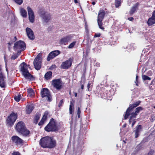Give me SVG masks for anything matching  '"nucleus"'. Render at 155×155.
<instances>
[{
    "instance_id": "f257e3e1",
    "label": "nucleus",
    "mask_w": 155,
    "mask_h": 155,
    "mask_svg": "<svg viewBox=\"0 0 155 155\" xmlns=\"http://www.w3.org/2000/svg\"><path fill=\"white\" fill-rule=\"evenodd\" d=\"M39 145L44 148L52 149L57 146L56 140L53 137L46 136L42 137L39 141Z\"/></svg>"
},
{
    "instance_id": "f03ea898",
    "label": "nucleus",
    "mask_w": 155,
    "mask_h": 155,
    "mask_svg": "<svg viewBox=\"0 0 155 155\" xmlns=\"http://www.w3.org/2000/svg\"><path fill=\"white\" fill-rule=\"evenodd\" d=\"M15 129L16 131L23 136L27 137L30 133V131L26 127L24 122L20 121L18 122L15 126Z\"/></svg>"
},
{
    "instance_id": "7ed1b4c3",
    "label": "nucleus",
    "mask_w": 155,
    "mask_h": 155,
    "mask_svg": "<svg viewBox=\"0 0 155 155\" xmlns=\"http://www.w3.org/2000/svg\"><path fill=\"white\" fill-rule=\"evenodd\" d=\"M57 124V122L56 120L53 118H51L48 124L45 127L44 130L48 132L58 131L59 128Z\"/></svg>"
},
{
    "instance_id": "20e7f679",
    "label": "nucleus",
    "mask_w": 155,
    "mask_h": 155,
    "mask_svg": "<svg viewBox=\"0 0 155 155\" xmlns=\"http://www.w3.org/2000/svg\"><path fill=\"white\" fill-rule=\"evenodd\" d=\"M18 117L17 113L14 112L12 113L8 116L6 120V124L8 126L12 127L13 125Z\"/></svg>"
},
{
    "instance_id": "39448f33",
    "label": "nucleus",
    "mask_w": 155,
    "mask_h": 155,
    "mask_svg": "<svg viewBox=\"0 0 155 155\" xmlns=\"http://www.w3.org/2000/svg\"><path fill=\"white\" fill-rule=\"evenodd\" d=\"M105 15V11L103 9L100 10L98 12L97 21L99 28L101 29L104 30V28L102 26V21Z\"/></svg>"
},
{
    "instance_id": "423d86ee",
    "label": "nucleus",
    "mask_w": 155,
    "mask_h": 155,
    "mask_svg": "<svg viewBox=\"0 0 155 155\" xmlns=\"http://www.w3.org/2000/svg\"><path fill=\"white\" fill-rule=\"evenodd\" d=\"M41 53H39L36 57L33 62L35 68L37 70H40L41 67Z\"/></svg>"
},
{
    "instance_id": "0eeeda50",
    "label": "nucleus",
    "mask_w": 155,
    "mask_h": 155,
    "mask_svg": "<svg viewBox=\"0 0 155 155\" xmlns=\"http://www.w3.org/2000/svg\"><path fill=\"white\" fill-rule=\"evenodd\" d=\"M40 94L42 98L47 97L48 101L51 102L52 101V96L48 88H42L41 90Z\"/></svg>"
},
{
    "instance_id": "6e6552de",
    "label": "nucleus",
    "mask_w": 155,
    "mask_h": 155,
    "mask_svg": "<svg viewBox=\"0 0 155 155\" xmlns=\"http://www.w3.org/2000/svg\"><path fill=\"white\" fill-rule=\"evenodd\" d=\"M73 60V58L71 57L65 61L63 62L61 66V68L65 70L68 69L71 66Z\"/></svg>"
},
{
    "instance_id": "1a4fd4ad",
    "label": "nucleus",
    "mask_w": 155,
    "mask_h": 155,
    "mask_svg": "<svg viewBox=\"0 0 155 155\" xmlns=\"http://www.w3.org/2000/svg\"><path fill=\"white\" fill-rule=\"evenodd\" d=\"M52 82V84L54 87L58 90H60L63 86L62 81L60 78L54 79Z\"/></svg>"
},
{
    "instance_id": "9d476101",
    "label": "nucleus",
    "mask_w": 155,
    "mask_h": 155,
    "mask_svg": "<svg viewBox=\"0 0 155 155\" xmlns=\"http://www.w3.org/2000/svg\"><path fill=\"white\" fill-rule=\"evenodd\" d=\"M26 45L24 41H18L14 44V48L16 50H21V51H23L26 48Z\"/></svg>"
},
{
    "instance_id": "9b49d317",
    "label": "nucleus",
    "mask_w": 155,
    "mask_h": 155,
    "mask_svg": "<svg viewBox=\"0 0 155 155\" xmlns=\"http://www.w3.org/2000/svg\"><path fill=\"white\" fill-rule=\"evenodd\" d=\"M11 139L12 144H15L17 146L22 144L23 143V140L16 135L12 136Z\"/></svg>"
},
{
    "instance_id": "f8f14e48",
    "label": "nucleus",
    "mask_w": 155,
    "mask_h": 155,
    "mask_svg": "<svg viewBox=\"0 0 155 155\" xmlns=\"http://www.w3.org/2000/svg\"><path fill=\"white\" fill-rule=\"evenodd\" d=\"M40 15L44 21L46 22H48L51 18V15L50 13H47V12L43 10L40 11Z\"/></svg>"
},
{
    "instance_id": "ddd939ff",
    "label": "nucleus",
    "mask_w": 155,
    "mask_h": 155,
    "mask_svg": "<svg viewBox=\"0 0 155 155\" xmlns=\"http://www.w3.org/2000/svg\"><path fill=\"white\" fill-rule=\"evenodd\" d=\"M61 53L60 51L59 50H55L50 52L48 55L47 60L49 61L53 59L56 56L58 55Z\"/></svg>"
},
{
    "instance_id": "4468645a",
    "label": "nucleus",
    "mask_w": 155,
    "mask_h": 155,
    "mask_svg": "<svg viewBox=\"0 0 155 155\" xmlns=\"http://www.w3.org/2000/svg\"><path fill=\"white\" fill-rule=\"evenodd\" d=\"M137 106L135 103L130 105L129 107L127 109L125 112V114L124 116V119L126 120L128 118L130 114V111Z\"/></svg>"
},
{
    "instance_id": "2eb2a0df",
    "label": "nucleus",
    "mask_w": 155,
    "mask_h": 155,
    "mask_svg": "<svg viewBox=\"0 0 155 155\" xmlns=\"http://www.w3.org/2000/svg\"><path fill=\"white\" fill-rule=\"evenodd\" d=\"M27 9L29 21L31 23H33L35 21V15L34 12L31 8L29 6L27 7Z\"/></svg>"
},
{
    "instance_id": "dca6fc26",
    "label": "nucleus",
    "mask_w": 155,
    "mask_h": 155,
    "mask_svg": "<svg viewBox=\"0 0 155 155\" xmlns=\"http://www.w3.org/2000/svg\"><path fill=\"white\" fill-rule=\"evenodd\" d=\"M73 37V36L71 35H70L64 37L60 39L59 41V43L61 45L63 44L65 45V43L70 41Z\"/></svg>"
},
{
    "instance_id": "f3484780",
    "label": "nucleus",
    "mask_w": 155,
    "mask_h": 155,
    "mask_svg": "<svg viewBox=\"0 0 155 155\" xmlns=\"http://www.w3.org/2000/svg\"><path fill=\"white\" fill-rule=\"evenodd\" d=\"M20 71L22 72V75L24 76L25 74L29 72L27 64L25 62H23L20 65Z\"/></svg>"
},
{
    "instance_id": "a211bd4d",
    "label": "nucleus",
    "mask_w": 155,
    "mask_h": 155,
    "mask_svg": "<svg viewBox=\"0 0 155 155\" xmlns=\"http://www.w3.org/2000/svg\"><path fill=\"white\" fill-rule=\"evenodd\" d=\"M26 31L28 38L31 40H34L35 39V35L32 30L30 28L27 27Z\"/></svg>"
},
{
    "instance_id": "6ab92c4d",
    "label": "nucleus",
    "mask_w": 155,
    "mask_h": 155,
    "mask_svg": "<svg viewBox=\"0 0 155 155\" xmlns=\"http://www.w3.org/2000/svg\"><path fill=\"white\" fill-rule=\"evenodd\" d=\"M5 77L2 72H0V86L2 88L5 87Z\"/></svg>"
},
{
    "instance_id": "aec40b11",
    "label": "nucleus",
    "mask_w": 155,
    "mask_h": 155,
    "mask_svg": "<svg viewBox=\"0 0 155 155\" xmlns=\"http://www.w3.org/2000/svg\"><path fill=\"white\" fill-rule=\"evenodd\" d=\"M48 114V112L47 111H46L45 112L44 115L41 121L38 123V125L42 126L44 124L45 121L47 120V116Z\"/></svg>"
},
{
    "instance_id": "412c9836",
    "label": "nucleus",
    "mask_w": 155,
    "mask_h": 155,
    "mask_svg": "<svg viewBox=\"0 0 155 155\" xmlns=\"http://www.w3.org/2000/svg\"><path fill=\"white\" fill-rule=\"evenodd\" d=\"M142 127L141 125H138L136 127V130L134 131L135 138H137L138 137L140 132L142 130Z\"/></svg>"
},
{
    "instance_id": "4be33fe9",
    "label": "nucleus",
    "mask_w": 155,
    "mask_h": 155,
    "mask_svg": "<svg viewBox=\"0 0 155 155\" xmlns=\"http://www.w3.org/2000/svg\"><path fill=\"white\" fill-rule=\"evenodd\" d=\"M41 116V114L38 112H37L35 115L33 119V123L35 124H37L38 120H39Z\"/></svg>"
},
{
    "instance_id": "5701e85b",
    "label": "nucleus",
    "mask_w": 155,
    "mask_h": 155,
    "mask_svg": "<svg viewBox=\"0 0 155 155\" xmlns=\"http://www.w3.org/2000/svg\"><path fill=\"white\" fill-rule=\"evenodd\" d=\"M52 77V73L51 71H48L45 75L44 78L45 80L48 81L51 79Z\"/></svg>"
},
{
    "instance_id": "b1692460",
    "label": "nucleus",
    "mask_w": 155,
    "mask_h": 155,
    "mask_svg": "<svg viewBox=\"0 0 155 155\" xmlns=\"http://www.w3.org/2000/svg\"><path fill=\"white\" fill-rule=\"evenodd\" d=\"M24 77L26 79H28L29 81H33L35 79V78L33 75H31L29 72L25 74L24 75Z\"/></svg>"
},
{
    "instance_id": "393cba45",
    "label": "nucleus",
    "mask_w": 155,
    "mask_h": 155,
    "mask_svg": "<svg viewBox=\"0 0 155 155\" xmlns=\"http://www.w3.org/2000/svg\"><path fill=\"white\" fill-rule=\"evenodd\" d=\"M139 5V3L137 2L132 7L129 12V13L130 15H132L136 11V10L138 9Z\"/></svg>"
},
{
    "instance_id": "a878e982",
    "label": "nucleus",
    "mask_w": 155,
    "mask_h": 155,
    "mask_svg": "<svg viewBox=\"0 0 155 155\" xmlns=\"http://www.w3.org/2000/svg\"><path fill=\"white\" fill-rule=\"evenodd\" d=\"M34 108V106L32 105H28L26 106V112L27 114H30Z\"/></svg>"
},
{
    "instance_id": "bb28decb",
    "label": "nucleus",
    "mask_w": 155,
    "mask_h": 155,
    "mask_svg": "<svg viewBox=\"0 0 155 155\" xmlns=\"http://www.w3.org/2000/svg\"><path fill=\"white\" fill-rule=\"evenodd\" d=\"M147 24L148 26H151L155 24V18L152 16L149 18L147 22Z\"/></svg>"
},
{
    "instance_id": "cd10ccee",
    "label": "nucleus",
    "mask_w": 155,
    "mask_h": 155,
    "mask_svg": "<svg viewBox=\"0 0 155 155\" xmlns=\"http://www.w3.org/2000/svg\"><path fill=\"white\" fill-rule=\"evenodd\" d=\"M74 105L73 104V103L72 101H70V105L69 106V113L71 114H72L71 116V117L72 118L73 117L74 112Z\"/></svg>"
},
{
    "instance_id": "c85d7f7f",
    "label": "nucleus",
    "mask_w": 155,
    "mask_h": 155,
    "mask_svg": "<svg viewBox=\"0 0 155 155\" xmlns=\"http://www.w3.org/2000/svg\"><path fill=\"white\" fill-rule=\"evenodd\" d=\"M20 13L21 15L24 18H26L27 16V12L26 10L24 8H21L20 9Z\"/></svg>"
},
{
    "instance_id": "c756f323",
    "label": "nucleus",
    "mask_w": 155,
    "mask_h": 155,
    "mask_svg": "<svg viewBox=\"0 0 155 155\" xmlns=\"http://www.w3.org/2000/svg\"><path fill=\"white\" fill-rule=\"evenodd\" d=\"M28 95L29 97H32L35 94L34 91L31 88H29L27 91Z\"/></svg>"
},
{
    "instance_id": "7c9ffc66",
    "label": "nucleus",
    "mask_w": 155,
    "mask_h": 155,
    "mask_svg": "<svg viewBox=\"0 0 155 155\" xmlns=\"http://www.w3.org/2000/svg\"><path fill=\"white\" fill-rule=\"evenodd\" d=\"M101 40V42L104 44V45L110 44V43H109V40L108 39L105 38L104 37H102Z\"/></svg>"
},
{
    "instance_id": "2f4dec72",
    "label": "nucleus",
    "mask_w": 155,
    "mask_h": 155,
    "mask_svg": "<svg viewBox=\"0 0 155 155\" xmlns=\"http://www.w3.org/2000/svg\"><path fill=\"white\" fill-rule=\"evenodd\" d=\"M93 84V82L92 81H89L87 86L88 91H91L92 90Z\"/></svg>"
},
{
    "instance_id": "473e14b6",
    "label": "nucleus",
    "mask_w": 155,
    "mask_h": 155,
    "mask_svg": "<svg viewBox=\"0 0 155 155\" xmlns=\"http://www.w3.org/2000/svg\"><path fill=\"white\" fill-rule=\"evenodd\" d=\"M104 88L102 87V89L100 93V95L101 96L102 98L106 97L107 95V93L105 91V90L104 91Z\"/></svg>"
},
{
    "instance_id": "72a5a7b5",
    "label": "nucleus",
    "mask_w": 155,
    "mask_h": 155,
    "mask_svg": "<svg viewBox=\"0 0 155 155\" xmlns=\"http://www.w3.org/2000/svg\"><path fill=\"white\" fill-rule=\"evenodd\" d=\"M121 0H115V7L117 8L121 5Z\"/></svg>"
},
{
    "instance_id": "f704fd0d",
    "label": "nucleus",
    "mask_w": 155,
    "mask_h": 155,
    "mask_svg": "<svg viewBox=\"0 0 155 155\" xmlns=\"http://www.w3.org/2000/svg\"><path fill=\"white\" fill-rule=\"evenodd\" d=\"M137 114L135 112H133L131 114V116L130 117V119H129V122L130 124L131 123V120L133 118H136V116Z\"/></svg>"
},
{
    "instance_id": "c9c22d12",
    "label": "nucleus",
    "mask_w": 155,
    "mask_h": 155,
    "mask_svg": "<svg viewBox=\"0 0 155 155\" xmlns=\"http://www.w3.org/2000/svg\"><path fill=\"white\" fill-rule=\"evenodd\" d=\"M21 97V95L20 94H18L17 95H15L14 96V100L17 102H18L19 101L20 98Z\"/></svg>"
},
{
    "instance_id": "e433bc0d",
    "label": "nucleus",
    "mask_w": 155,
    "mask_h": 155,
    "mask_svg": "<svg viewBox=\"0 0 155 155\" xmlns=\"http://www.w3.org/2000/svg\"><path fill=\"white\" fill-rule=\"evenodd\" d=\"M143 109L142 107H138L136 108L135 111V112L137 114H138L139 112L140 111V110H142Z\"/></svg>"
},
{
    "instance_id": "4c0bfd02",
    "label": "nucleus",
    "mask_w": 155,
    "mask_h": 155,
    "mask_svg": "<svg viewBox=\"0 0 155 155\" xmlns=\"http://www.w3.org/2000/svg\"><path fill=\"white\" fill-rule=\"evenodd\" d=\"M18 5H21L23 2V0H13Z\"/></svg>"
},
{
    "instance_id": "58836bf2",
    "label": "nucleus",
    "mask_w": 155,
    "mask_h": 155,
    "mask_svg": "<svg viewBox=\"0 0 155 155\" xmlns=\"http://www.w3.org/2000/svg\"><path fill=\"white\" fill-rule=\"evenodd\" d=\"M18 57V55H16V54H14L11 57V60H14L17 58Z\"/></svg>"
},
{
    "instance_id": "ea45409f",
    "label": "nucleus",
    "mask_w": 155,
    "mask_h": 155,
    "mask_svg": "<svg viewBox=\"0 0 155 155\" xmlns=\"http://www.w3.org/2000/svg\"><path fill=\"white\" fill-rule=\"evenodd\" d=\"M76 43V41H74L71 44H70L68 46V48H72L75 45Z\"/></svg>"
},
{
    "instance_id": "a19ab883",
    "label": "nucleus",
    "mask_w": 155,
    "mask_h": 155,
    "mask_svg": "<svg viewBox=\"0 0 155 155\" xmlns=\"http://www.w3.org/2000/svg\"><path fill=\"white\" fill-rule=\"evenodd\" d=\"M85 32L87 34L89 33V30L88 29V27L87 24H85Z\"/></svg>"
},
{
    "instance_id": "79ce46f5",
    "label": "nucleus",
    "mask_w": 155,
    "mask_h": 155,
    "mask_svg": "<svg viewBox=\"0 0 155 155\" xmlns=\"http://www.w3.org/2000/svg\"><path fill=\"white\" fill-rule=\"evenodd\" d=\"M63 99L61 100L60 101V102L58 104V107H61L62 105V104H63Z\"/></svg>"
},
{
    "instance_id": "37998d69",
    "label": "nucleus",
    "mask_w": 155,
    "mask_h": 155,
    "mask_svg": "<svg viewBox=\"0 0 155 155\" xmlns=\"http://www.w3.org/2000/svg\"><path fill=\"white\" fill-rule=\"evenodd\" d=\"M148 77V76H147L145 75H143L142 76V78L143 80L144 81L147 80Z\"/></svg>"
},
{
    "instance_id": "c03bdc74",
    "label": "nucleus",
    "mask_w": 155,
    "mask_h": 155,
    "mask_svg": "<svg viewBox=\"0 0 155 155\" xmlns=\"http://www.w3.org/2000/svg\"><path fill=\"white\" fill-rule=\"evenodd\" d=\"M101 35L100 33H95L94 36V38L99 37Z\"/></svg>"
},
{
    "instance_id": "a18cd8bd",
    "label": "nucleus",
    "mask_w": 155,
    "mask_h": 155,
    "mask_svg": "<svg viewBox=\"0 0 155 155\" xmlns=\"http://www.w3.org/2000/svg\"><path fill=\"white\" fill-rule=\"evenodd\" d=\"M12 155H21V154L18 152H14L12 153Z\"/></svg>"
},
{
    "instance_id": "49530a36",
    "label": "nucleus",
    "mask_w": 155,
    "mask_h": 155,
    "mask_svg": "<svg viewBox=\"0 0 155 155\" xmlns=\"http://www.w3.org/2000/svg\"><path fill=\"white\" fill-rule=\"evenodd\" d=\"M77 114H80L81 113V111L80 109V108L79 107H78V110L77 111Z\"/></svg>"
},
{
    "instance_id": "de8ad7c7",
    "label": "nucleus",
    "mask_w": 155,
    "mask_h": 155,
    "mask_svg": "<svg viewBox=\"0 0 155 155\" xmlns=\"http://www.w3.org/2000/svg\"><path fill=\"white\" fill-rule=\"evenodd\" d=\"M154 151H150L149 152L147 155H153Z\"/></svg>"
},
{
    "instance_id": "09e8293b",
    "label": "nucleus",
    "mask_w": 155,
    "mask_h": 155,
    "mask_svg": "<svg viewBox=\"0 0 155 155\" xmlns=\"http://www.w3.org/2000/svg\"><path fill=\"white\" fill-rule=\"evenodd\" d=\"M21 50H19V51H18L17 52V53L16 54V55H18V56L20 55L21 52Z\"/></svg>"
},
{
    "instance_id": "8fccbe9b",
    "label": "nucleus",
    "mask_w": 155,
    "mask_h": 155,
    "mask_svg": "<svg viewBox=\"0 0 155 155\" xmlns=\"http://www.w3.org/2000/svg\"><path fill=\"white\" fill-rule=\"evenodd\" d=\"M141 101H138L136 102L135 103L136 104V105L137 106H138L140 104V103H141Z\"/></svg>"
},
{
    "instance_id": "3c124183",
    "label": "nucleus",
    "mask_w": 155,
    "mask_h": 155,
    "mask_svg": "<svg viewBox=\"0 0 155 155\" xmlns=\"http://www.w3.org/2000/svg\"><path fill=\"white\" fill-rule=\"evenodd\" d=\"M128 19L130 21H132L134 20V18L133 17H130L128 18Z\"/></svg>"
},
{
    "instance_id": "603ef678",
    "label": "nucleus",
    "mask_w": 155,
    "mask_h": 155,
    "mask_svg": "<svg viewBox=\"0 0 155 155\" xmlns=\"http://www.w3.org/2000/svg\"><path fill=\"white\" fill-rule=\"evenodd\" d=\"M152 16L155 18V10L153 11Z\"/></svg>"
},
{
    "instance_id": "864d4df0",
    "label": "nucleus",
    "mask_w": 155,
    "mask_h": 155,
    "mask_svg": "<svg viewBox=\"0 0 155 155\" xmlns=\"http://www.w3.org/2000/svg\"><path fill=\"white\" fill-rule=\"evenodd\" d=\"M135 123H136V121L134 120L132 124V127H133L134 126L135 124Z\"/></svg>"
},
{
    "instance_id": "5fc2aeb1",
    "label": "nucleus",
    "mask_w": 155,
    "mask_h": 155,
    "mask_svg": "<svg viewBox=\"0 0 155 155\" xmlns=\"http://www.w3.org/2000/svg\"><path fill=\"white\" fill-rule=\"evenodd\" d=\"M81 89H84V84H81Z\"/></svg>"
},
{
    "instance_id": "6e6d98bb",
    "label": "nucleus",
    "mask_w": 155,
    "mask_h": 155,
    "mask_svg": "<svg viewBox=\"0 0 155 155\" xmlns=\"http://www.w3.org/2000/svg\"><path fill=\"white\" fill-rule=\"evenodd\" d=\"M71 120L70 121V124H72L73 119L72 117V118L71 117Z\"/></svg>"
},
{
    "instance_id": "4d7b16f0",
    "label": "nucleus",
    "mask_w": 155,
    "mask_h": 155,
    "mask_svg": "<svg viewBox=\"0 0 155 155\" xmlns=\"http://www.w3.org/2000/svg\"><path fill=\"white\" fill-rule=\"evenodd\" d=\"M74 2L75 3L77 4L78 3V0H74Z\"/></svg>"
},
{
    "instance_id": "13d9d810",
    "label": "nucleus",
    "mask_w": 155,
    "mask_h": 155,
    "mask_svg": "<svg viewBox=\"0 0 155 155\" xmlns=\"http://www.w3.org/2000/svg\"><path fill=\"white\" fill-rule=\"evenodd\" d=\"M126 125H127V124H124L123 126V128H124V127H125L126 126Z\"/></svg>"
},
{
    "instance_id": "bf43d9fd",
    "label": "nucleus",
    "mask_w": 155,
    "mask_h": 155,
    "mask_svg": "<svg viewBox=\"0 0 155 155\" xmlns=\"http://www.w3.org/2000/svg\"><path fill=\"white\" fill-rule=\"evenodd\" d=\"M138 78V76L137 75L136 76V81H137Z\"/></svg>"
},
{
    "instance_id": "052dcab7",
    "label": "nucleus",
    "mask_w": 155,
    "mask_h": 155,
    "mask_svg": "<svg viewBox=\"0 0 155 155\" xmlns=\"http://www.w3.org/2000/svg\"><path fill=\"white\" fill-rule=\"evenodd\" d=\"M151 79V78L148 76L147 78V80H150Z\"/></svg>"
},
{
    "instance_id": "680f3d73",
    "label": "nucleus",
    "mask_w": 155,
    "mask_h": 155,
    "mask_svg": "<svg viewBox=\"0 0 155 155\" xmlns=\"http://www.w3.org/2000/svg\"><path fill=\"white\" fill-rule=\"evenodd\" d=\"M74 96L75 97H77V93H74Z\"/></svg>"
},
{
    "instance_id": "e2e57ef3",
    "label": "nucleus",
    "mask_w": 155,
    "mask_h": 155,
    "mask_svg": "<svg viewBox=\"0 0 155 155\" xmlns=\"http://www.w3.org/2000/svg\"><path fill=\"white\" fill-rule=\"evenodd\" d=\"M92 4L93 5H94L95 4V2H92Z\"/></svg>"
},
{
    "instance_id": "0e129e2a",
    "label": "nucleus",
    "mask_w": 155,
    "mask_h": 155,
    "mask_svg": "<svg viewBox=\"0 0 155 155\" xmlns=\"http://www.w3.org/2000/svg\"><path fill=\"white\" fill-rule=\"evenodd\" d=\"M78 115V118H80V114H77Z\"/></svg>"
},
{
    "instance_id": "69168bd1",
    "label": "nucleus",
    "mask_w": 155,
    "mask_h": 155,
    "mask_svg": "<svg viewBox=\"0 0 155 155\" xmlns=\"http://www.w3.org/2000/svg\"><path fill=\"white\" fill-rule=\"evenodd\" d=\"M14 38H15V41H14V42H15V41L16 40H17L16 37V36H15V37H14Z\"/></svg>"
},
{
    "instance_id": "338daca9",
    "label": "nucleus",
    "mask_w": 155,
    "mask_h": 155,
    "mask_svg": "<svg viewBox=\"0 0 155 155\" xmlns=\"http://www.w3.org/2000/svg\"><path fill=\"white\" fill-rule=\"evenodd\" d=\"M12 43H10V42H9L8 44L9 45H11L12 44Z\"/></svg>"
},
{
    "instance_id": "774afa93",
    "label": "nucleus",
    "mask_w": 155,
    "mask_h": 155,
    "mask_svg": "<svg viewBox=\"0 0 155 155\" xmlns=\"http://www.w3.org/2000/svg\"><path fill=\"white\" fill-rule=\"evenodd\" d=\"M123 142H124V143H126V141H125V140H123Z\"/></svg>"
}]
</instances>
